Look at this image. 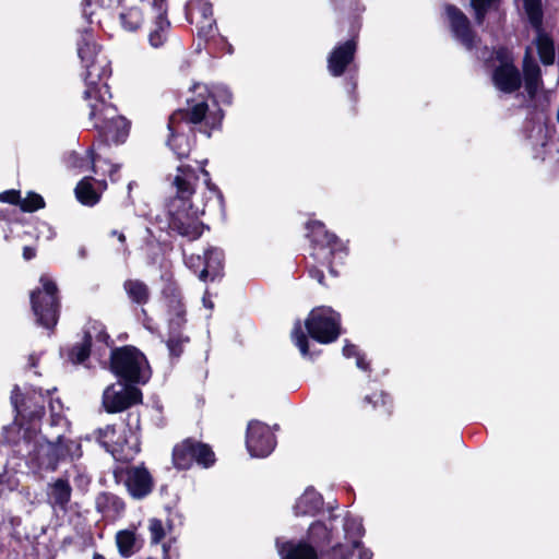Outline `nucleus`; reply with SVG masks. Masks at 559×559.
<instances>
[{"mask_svg":"<svg viewBox=\"0 0 559 559\" xmlns=\"http://www.w3.org/2000/svg\"><path fill=\"white\" fill-rule=\"evenodd\" d=\"M72 488L67 479L58 478L48 486V499L53 508L66 510L71 499Z\"/></svg>","mask_w":559,"mask_h":559,"instance_id":"nucleus-26","label":"nucleus"},{"mask_svg":"<svg viewBox=\"0 0 559 559\" xmlns=\"http://www.w3.org/2000/svg\"><path fill=\"white\" fill-rule=\"evenodd\" d=\"M522 1L528 22L536 32L534 44L536 46L538 57L544 66H551L556 58L555 44L551 36L543 29L544 13L542 2L540 0Z\"/></svg>","mask_w":559,"mask_h":559,"instance_id":"nucleus-12","label":"nucleus"},{"mask_svg":"<svg viewBox=\"0 0 559 559\" xmlns=\"http://www.w3.org/2000/svg\"><path fill=\"white\" fill-rule=\"evenodd\" d=\"M14 452L33 467L55 471L64 454V438L58 436L55 442L38 433L35 425L24 428L21 438L13 443Z\"/></svg>","mask_w":559,"mask_h":559,"instance_id":"nucleus-5","label":"nucleus"},{"mask_svg":"<svg viewBox=\"0 0 559 559\" xmlns=\"http://www.w3.org/2000/svg\"><path fill=\"white\" fill-rule=\"evenodd\" d=\"M533 131L536 132V135L538 138V141L535 145H539V148H535L534 157L544 159L542 150L547 145L545 129L540 124H538L534 127Z\"/></svg>","mask_w":559,"mask_h":559,"instance_id":"nucleus-48","label":"nucleus"},{"mask_svg":"<svg viewBox=\"0 0 559 559\" xmlns=\"http://www.w3.org/2000/svg\"><path fill=\"white\" fill-rule=\"evenodd\" d=\"M356 53V41L348 39L338 44L328 57V70L332 76H341L346 69L354 62Z\"/></svg>","mask_w":559,"mask_h":559,"instance_id":"nucleus-20","label":"nucleus"},{"mask_svg":"<svg viewBox=\"0 0 559 559\" xmlns=\"http://www.w3.org/2000/svg\"><path fill=\"white\" fill-rule=\"evenodd\" d=\"M78 55L85 68L83 98L90 108V121L107 141L116 144L124 142L129 133V122L109 102L111 94L107 80L111 74L110 62L100 53V47L88 29H84L78 40Z\"/></svg>","mask_w":559,"mask_h":559,"instance_id":"nucleus-1","label":"nucleus"},{"mask_svg":"<svg viewBox=\"0 0 559 559\" xmlns=\"http://www.w3.org/2000/svg\"><path fill=\"white\" fill-rule=\"evenodd\" d=\"M189 342V337L182 333H168V340L166 342L169 355L171 357H180L183 352V346Z\"/></svg>","mask_w":559,"mask_h":559,"instance_id":"nucleus-39","label":"nucleus"},{"mask_svg":"<svg viewBox=\"0 0 559 559\" xmlns=\"http://www.w3.org/2000/svg\"><path fill=\"white\" fill-rule=\"evenodd\" d=\"M120 169V165H109V177L111 179V181H116L117 178H116V174L119 171Z\"/></svg>","mask_w":559,"mask_h":559,"instance_id":"nucleus-56","label":"nucleus"},{"mask_svg":"<svg viewBox=\"0 0 559 559\" xmlns=\"http://www.w3.org/2000/svg\"><path fill=\"white\" fill-rule=\"evenodd\" d=\"M202 301H203V306L205 308L213 309L214 305H213L212 300L206 296V294L203 296Z\"/></svg>","mask_w":559,"mask_h":559,"instance_id":"nucleus-57","label":"nucleus"},{"mask_svg":"<svg viewBox=\"0 0 559 559\" xmlns=\"http://www.w3.org/2000/svg\"><path fill=\"white\" fill-rule=\"evenodd\" d=\"M148 531L151 534V542L158 544L165 536L163 523L158 519H151L148 523Z\"/></svg>","mask_w":559,"mask_h":559,"instance_id":"nucleus-46","label":"nucleus"},{"mask_svg":"<svg viewBox=\"0 0 559 559\" xmlns=\"http://www.w3.org/2000/svg\"><path fill=\"white\" fill-rule=\"evenodd\" d=\"M486 61L496 60L498 64L492 71L493 86L501 93L512 94L522 86V75L513 62L512 52L506 47H499L491 52L487 49L479 57Z\"/></svg>","mask_w":559,"mask_h":559,"instance_id":"nucleus-11","label":"nucleus"},{"mask_svg":"<svg viewBox=\"0 0 559 559\" xmlns=\"http://www.w3.org/2000/svg\"><path fill=\"white\" fill-rule=\"evenodd\" d=\"M96 162L97 157L94 155L93 148L86 150L83 155L79 154L78 152H70L64 157L67 167L78 171H84L91 168L94 173H96Z\"/></svg>","mask_w":559,"mask_h":559,"instance_id":"nucleus-32","label":"nucleus"},{"mask_svg":"<svg viewBox=\"0 0 559 559\" xmlns=\"http://www.w3.org/2000/svg\"><path fill=\"white\" fill-rule=\"evenodd\" d=\"M308 234L311 243V257L329 267L333 276H337L334 263L342 264L347 257V248L335 234L329 233L320 221L309 222L307 224Z\"/></svg>","mask_w":559,"mask_h":559,"instance_id":"nucleus-7","label":"nucleus"},{"mask_svg":"<svg viewBox=\"0 0 559 559\" xmlns=\"http://www.w3.org/2000/svg\"><path fill=\"white\" fill-rule=\"evenodd\" d=\"M83 340L93 348V354L102 360L107 349H112L114 341L107 333L106 326L96 320L88 321L84 328Z\"/></svg>","mask_w":559,"mask_h":559,"instance_id":"nucleus-19","label":"nucleus"},{"mask_svg":"<svg viewBox=\"0 0 559 559\" xmlns=\"http://www.w3.org/2000/svg\"><path fill=\"white\" fill-rule=\"evenodd\" d=\"M201 173H202V175L204 176V182H205V185L207 186L209 190H210L212 193L216 194V195H217V198H219V199H221V198H222V193H221V191L217 189V187H215L214 185H212V183H211V181H210V174L207 173V170H205V169L202 167V168H201Z\"/></svg>","mask_w":559,"mask_h":559,"instance_id":"nucleus-51","label":"nucleus"},{"mask_svg":"<svg viewBox=\"0 0 559 559\" xmlns=\"http://www.w3.org/2000/svg\"><path fill=\"white\" fill-rule=\"evenodd\" d=\"M119 21L121 27L127 32H136L139 31L144 23V14L142 10L136 7L124 8L119 13Z\"/></svg>","mask_w":559,"mask_h":559,"instance_id":"nucleus-34","label":"nucleus"},{"mask_svg":"<svg viewBox=\"0 0 559 559\" xmlns=\"http://www.w3.org/2000/svg\"><path fill=\"white\" fill-rule=\"evenodd\" d=\"M64 454L67 459L74 460L82 455L81 444L78 441L64 438Z\"/></svg>","mask_w":559,"mask_h":559,"instance_id":"nucleus-47","label":"nucleus"},{"mask_svg":"<svg viewBox=\"0 0 559 559\" xmlns=\"http://www.w3.org/2000/svg\"><path fill=\"white\" fill-rule=\"evenodd\" d=\"M16 210H12V214H15ZM0 219L7 221L9 223L16 222L17 219L11 215V211L9 210H0Z\"/></svg>","mask_w":559,"mask_h":559,"instance_id":"nucleus-54","label":"nucleus"},{"mask_svg":"<svg viewBox=\"0 0 559 559\" xmlns=\"http://www.w3.org/2000/svg\"><path fill=\"white\" fill-rule=\"evenodd\" d=\"M522 70V83H524V87L528 97L533 99L537 95L539 88L543 86V78L540 67L533 57L530 47H527L525 50Z\"/></svg>","mask_w":559,"mask_h":559,"instance_id":"nucleus-21","label":"nucleus"},{"mask_svg":"<svg viewBox=\"0 0 559 559\" xmlns=\"http://www.w3.org/2000/svg\"><path fill=\"white\" fill-rule=\"evenodd\" d=\"M170 544H164L163 545V551H164V555H165V558H170Z\"/></svg>","mask_w":559,"mask_h":559,"instance_id":"nucleus-58","label":"nucleus"},{"mask_svg":"<svg viewBox=\"0 0 559 559\" xmlns=\"http://www.w3.org/2000/svg\"><path fill=\"white\" fill-rule=\"evenodd\" d=\"M39 283L40 287L31 294L32 309L38 324L52 329L59 318L58 287L48 275H41Z\"/></svg>","mask_w":559,"mask_h":559,"instance_id":"nucleus-10","label":"nucleus"},{"mask_svg":"<svg viewBox=\"0 0 559 559\" xmlns=\"http://www.w3.org/2000/svg\"><path fill=\"white\" fill-rule=\"evenodd\" d=\"M95 181L102 189H106V181H96L93 177L83 178L75 187V195L79 202L84 205H95L99 201V193L94 189L92 182Z\"/></svg>","mask_w":559,"mask_h":559,"instance_id":"nucleus-29","label":"nucleus"},{"mask_svg":"<svg viewBox=\"0 0 559 559\" xmlns=\"http://www.w3.org/2000/svg\"><path fill=\"white\" fill-rule=\"evenodd\" d=\"M445 13L453 37L467 50H472L476 45L477 36L471 27L468 17L459 8L452 4L445 7Z\"/></svg>","mask_w":559,"mask_h":559,"instance_id":"nucleus-18","label":"nucleus"},{"mask_svg":"<svg viewBox=\"0 0 559 559\" xmlns=\"http://www.w3.org/2000/svg\"><path fill=\"white\" fill-rule=\"evenodd\" d=\"M93 353L92 346H90L84 340L82 343H78L73 345L68 350V359L72 364H81L90 355Z\"/></svg>","mask_w":559,"mask_h":559,"instance_id":"nucleus-40","label":"nucleus"},{"mask_svg":"<svg viewBox=\"0 0 559 559\" xmlns=\"http://www.w3.org/2000/svg\"><path fill=\"white\" fill-rule=\"evenodd\" d=\"M117 483H122L130 496L134 499H143L153 490V478L143 466H117L114 469Z\"/></svg>","mask_w":559,"mask_h":559,"instance_id":"nucleus-14","label":"nucleus"},{"mask_svg":"<svg viewBox=\"0 0 559 559\" xmlns=\"http://www.w3.org/2000/svg\"><path fill=\"white\" fill-rule=\"evenodd\" d=\"M85 254H86L85 249H84V248H81V249H80V255H81L82 258H84V257H85Z\"/></svg>","mask_w":559,"mask_h":559,"instance_id":"nucleus-61","label":"nucleus"},{"mask_svg":"<svg viewBox=\"0 0 559 559\" xmlns=\"http://www.w3.org/2000/svg\"><path fill=\"white\" fill-rule=\"evenodd\" d=\"M140 428V414L132 411L120 427L98 428L94 438L117 462L130 463L141 451Z\"/></svg>","mask_w":559,"mask_h":559,"instance_id":"nucleus-4","label":"nucleus"},{"mask_svg":"<svg viewBox=\"0 0 559 559\" xmlns=\"http://www.w3.org/2000/svg\"><path fill=\"white\" fill-rule=\"evenodd\" d=\"M193 447H194V462L199 465L207 468L212 466L215 462V454L212 451V449L202 442H198L193 440Z\"/></svg>","mask_w":559,"mask_h":559,"instance_id":"nucleus-38","label":"nucleus"},{"mask_svg":"<svg viewBox=\"0 0 559 559\" xmlns=\"http://www.w3.org/2000/svg\"><path fill=\"white\" fill-rule=\"evenodd\" d=\"M45 206V201L41 195L35 192H28L25 198H21V211L22 212H35Z\"/></svg>","mask_w":559,"mask_h":559,"instance_id":"nucleus-44","label":"nucleus"},{"mask_svg":"<svg viewBox=\"0 0 559 559\" xmlns=\"http://www.w3.org/2000/svg\"><path fill=\"white\" fill-rule=\"evenodd\" d=\"M197 95L187 100V112L191 124H200V131L207 136L222 123L224 114L219 104L230 105L233 94L225 85H215L210 90L206 85H194Z\"/></svg>","mask_w":559,"mask_h":559,"instance_id":"nucleus-3","label":"nucleus"},{"mask_svg":"<svg viewBox=\"0 0 559 559\" xmlns=\"http://www.w3.org/2000/svg\"><path fill=\"white\" fill-rule=\"evenodd\" d=\"M186 112L187 108L180 109L174 112L168 120L167 145L179 159L188 157L192 146L191 140L182 132V121L191 123Z\"/></svg>","mask_w":559,"mask_h":559,"instance_id":"nucleus-17","label":"nucleus"},{"mask_svg":"<svg viewBox=\"0 0 559 559\" xmlns=\"http://www.w3.org/2000/svg\"><path fill=\"white\" fill-rule=\"evenodd\" d=\"M324 506V500L321 493L309 487L297 499L294 506V513L296 516H314Z\"/></svg>","mask_w":559,"mask_h":559,"instance_id":"nucleus-24","label":"nucleus"},{"mask_svg":"<svg viewBox=\"0 0 559 559\" xmlns=\"http://www.w3.org/2000/svg\"><path fill=\"white\" fill-rule=\"evenodd\" d=\"M225 254L224 251L216 247H210L204 251L203 265L199 274V278L205 282L209 277L211 280L221 275L224 266Z\"/></svg>","mask_w":559,"mask_h":559,"instance_id":"nucleus-25","label":"nucleus"},{"mask_svg":"<svg viewBox=\"0 0 559 559\" xmlns=\"http://www.w3.org/2000/svg\"><path fill=\"white\" fill-rule=\"evenodd\" d=\"M187 310L167 313L168 333H182L187 323Z\"/></svg>","mask_w":559,"mask_h":559,"instance_id":"nucleus-45","label":"nucleus"},{"mask_svg":"<svg viewBox=\"0 0 559 559\" xmlns=\"http://www.w3.org/2000/svg\"><path fill=\"white\" fill-rule=\"evenodd\" d=\"M194 447L192 439H186L173 450V462L178 469H188L194 462Z\"/></svg>","mask_w":559,"mask_h":559,"instance_id":"nucleus-31","label":"nucleus"},{"mask_svg":"<svg viewBox=\"0 0 559 559\" xmlns=\"http://www.w3.org/2000/svg\"><path fill=\"white\" fill-rule=\"evenodd\" d=\"M171 29V24L168 20L167 13L155 12L148 28V44L154 49H159L165 46L168 40Z\"/></svg>","mask_w":559,"mask_h":559,"instance_id":"nucleus-23","label":"nucleus"},{"mask_svg":"<svg viewBox=\"0 0 559 559\" xmlns=\"http://www.w3.org/2000/svg\"><path fill=\"white\" fill-rule=\"evenodd\" d=\"M198 180L199 177L191 166L179 165L177 167V175L174 179L177 195L170 202L168 211L169 229L189 240L201 237L204 228L198 219L204 210L190 202Z\"/></svg>","mask_w":559,"mask_h":559,"instance_id":"nucleus-2","label":"nucleus"},{"mask_svg":"<svg viewBox=\"0 0 559 559\" xmlns=\"http://www.w3.org/2000/svg\"><path fill=\"white\" fill-rule=\"evenodd\" d=\"M364 402L372 404V407L374 409L382 408L383 413L390 414L391 413V405L392 401L389 394L384 392L374 393L372 395H366L364 399Z\"/></svg>","mask_w":559,"mask_h":559,"instance_id":"nucleus-42","label":"nucleus"},{"mask_svg":"<svg viewBox=\"0 0 559 559\" xmlns=\"http://www.w3.org/2000/svg\"><path fill=\"white\" fill-rule=\"evenodd\" d=\"M141 402V390L121 382L107 386L103 393V405L108 413L122 412Z\"/></svg>","mask_w":559,"mask_h":559,"instance_id":"nucleus-16","label":"nucleus"},{"mask_svg":"<svg viewBox=\"0 0 559 559\" xmlns=\"http://www.w3.org/2000/svg\"><path fill=\"white\" fill-rule=\"evenodd\" d=\"M500 0H471V7L474 11V17L477 25H483L486 19V15L492 11L497 10Z\"/></svg>","mask_w":559,"mask_h":559,"instance_id":"nucleus-36","label":"nucleus"},{"mask_svg":"<svg viewBox=\"0 0 559 559\" xmlns=\"http://www.w3.org/2000/svg\"><path fill=\"white\" fill-rule=\"evenodd\" d=\"M185 262L190 269H198L201 264H203V257L201 255H190L185 258Z\"/></svg>","mask_w":559,"mask_h":559,"instance_id":"nucleus-50","label":"nucleus"},{"mask_svg":"<svg viewBox=\"0 0 559 559\" xmlns=\"http://www.w3.org/2000/svg\"><path fill=\"white\" fill-rule=\"evenodd\" d=\"M333 3H334L337 8L342 9V10L344 9V8H343V5L338 4V0H333Z\"/></svg>","mask_w":559,"mask_h":559,"instance_id":"nucleus-62","label":"nucleus"},{"mask_svg":"<svg viewBox=\"0 0 559 559\" xmlns=\"http://www.w3.org/2000/svg\"><path fill=\"white\" fill-rule=\"evenodd\" d=\"M152 9L154 12L168 13L167 0H152Z\"/></svg>","mask_w":559,"mask_h":559,"instance_id":"nucleus-52","label":"nucleus"},{"mask_svg":"<svg viewBox=\"0 0 559 559\" xmlns=\"http://www.w3.org/2000/svg\"><path fill=\"white\" fill-rule=\"evenodd\" d=\"M163 304L167 313L186 310L181 292L175 282L167 281L162 289Z\"/></svg>","mask_w":559,"mask_h":559,"instance_id":"nucleus-30","label":"nucleus"},{"mask_svg":"<svg viewBox=\"0 0 559 559\" xmlns=\"http://www.w3.org/2000/svg\"><path fill=\"white\" fill-rule=\"evenodd\" d=\"M94 559H102V556L99 554H95Z\"/></svg>","mask_w":559,"mask_h":559,"instance_id":"nucleus-64","label":"nucleus"},{"mask_svg":"<svg viewBox=\"0 0 559 559\" xmlns=\"http://www.w3.org/2000/svg\"><path fill=\"white\" fill-rule=\"evenodd\" d=\"M246 447L252 457H266L276 447V438L271 428L259 420H251L247 427Z\"/></svg>","mask_w":559,"mask_h":559,"instance_id":"nucleus-15","label":"nucleus"},{"mask_svg":"<svg viewBox=\"0 0 559 559\" xmlns=\"http://www.w3.org/2000/svg\"><path fill=\"white\" fill-rule=\"evenodd\" d=\"M62 418L60 416H57V417H52V424H58L59 420H61Z\"/></svg>","mask_w":559,"mask_h":559,"instance_id":"nucleus-59","label":"nucleus"},{"mask_svg":"<svg viewBox=\"0 0 559 559\" xmlns=\"http://www.w3.org/2000/svg\"><path fill=\"white\" fill-rule=\"evenodd\" d=\"M123 289L128 298L136 305H145L150 300V288L140 280H127Z\"/></svg>","mask_w":559,"mask_h":559,"instance_id":"nucleus-33","label":"nucleus"},{"mask_svg":"<svg viewBox=\"0 0 559 559\" xmlns=\"http://www.w3.org/2000/svg\"><path fill=\"white\" fill-rule=\"evenodd\" d=\"M308 272L311 278L318 281L319 284L324 285V274L320 269L313 266L310 267Z\"/></svg>","mask_w":559,"mask_h":559,"instance_id":"nucleus-53","label":"nucleus"},{"mask_svg":"<svg viewBox=\"0 0 559 559\" xmlns=\"http://www.w3.org/2000/svg\"><path fill=\"white\" fill-rule=\"evenodd\" d=\"M292 338H293L294 344L298 347V349L304 358H309V359L314 358L316 354L311 353L309 350L308 337L305 334V332L302 331V326H301L300 322H296V324L293 329V332H292Z\"/></svg>","mask_w":559,"mask_h":559,"instance_id":"nucleus-37","label":"nucleus"},{"mask_svg":"<svg viewBox=\"0 0 559 559\" xmlns=\"http://www.w3.org/2000/svg\"><path fill=\"white\" fill-rule=\"evenodd\" d=\"M116 544L119 554L124 558H129L142 548L143 539L134 530H123L117 533Z\"/></svg>","mask_w":559,"mask_h":559,"instance_id":"nucleus-28","label":"nucleus"},{"mask_svg":"<svg viewBox=\"0 0 559 559\" xmlns=\"http://www.w3.org/2000/svg\"><path fill=\"white\" fill-rule=\"evenodd\" d=\"M193 23L197 25L199 39L207 41L217 34L215 19H207L205 21H199V19H197Z\"/></svg>","mask_w":559,"mask_h":559,"instance_id":"nucleus-41","label":"nucleus"},{"mask_svg":"<svg viewBox=\"0 0 559 559\" xmlns=\"http://www.w3.org/2000/svg\"><path fill=\"white\" fill-rule=\"evenodd\" d=\"M0 202L19 205L21 207V192L19 190H7L0 193Z\"/></svg>","mask_w":559,"mask_h":559,"instance_id":"nucleus-49","label":"nucleus"},{"mask_svg":"<svg viewBox=\"0 0 559 559\" xmlns=\"http://www.w3.org/2000/svg\"><path fill=\"white\" fill-rule=\"evenodd\" d=\"M111 234H112L114 236H116V238H118V239H119V234H120L119 231H117V230H112V231H111Z\"/></svg>","mask_w":559,"mask_h":559,"instance_id":"nucleus-63","label":"nucleus"},{"mask_svg":"<svg viewBox=\"0 0 559 559\" xmlns=\"http://www.w3.org/2000/svg\"><path fill=\"white\" fill-rule=\"evenodd\" d=\"M328 510L331 512L333 507H329ZM337 515L330 513L326 519L312 522L307 531L308 542L287 540L282 543L280 539H276V547L281 559H318L314 547H332L333 542L337 543Z\"/></svg>","mask_w":559,"mask_h":559,"instance_id":"nucleus-6","label":"nucleus"},{"mask_svg":"<svg viewBox=\"0 0 559 559\" xmlns=\"http://www.w3.org/2000/svg\"><path fill=\"white\" fill-rule=\"evenodd\" d=\"M343 355L346 358L355 357L356 358V366L362 371L369 370V362L365 359V355L359 352L356 345L350 344L348 341H346L344 347H343Z\"/></svg>","mask_w":559,"mask_h":559,"instance_id":"nucleus-43","label":"nucleus"},{"mask_svg":"<svg viewBox=\"0 0 559 559\" xmlns=\"http://www.w3.org/2000/svg\"><path fill=\"white\" fill-rule=\"evenodd\" d=\"M124 240H126L124 235H123L122 233H120V234H119V241H120V242H124Z\"/></svg>","mask_w":559,"mask_h":559,"instance_id":"nucleus-60","label":"nucleus"},{"mask_svg":"<svg viewBox=\"0 0 559 559\" xmlns=\"http://www.w3.org/2000/svg\"><path fill=\"white\" fill-rule=\"evenodd\" d=\"M187 20L193 23L199 21H205L213 17V7L209 0H191L186 8Z\"/></svg>","mask_w":559,"mask_h":559,"instance_id":"nucleus-35","label":"nucleus"},{"mask_svg":"<svg viewBox=\"0 0 559 559\" xmlns=\"http://www.w3.org/2000/svg\"><path fill=\"white\" fill-rule=\"evenodd\" d=\"M110 370L126 383L144 384L151 377L145 356L133 346H122L110 350Z\"/></svg>","mask_w":559,"mask_h":559,"instance_id":"nucleus-8","label":"nucleus"},{"mask_svg":"<svg viewBox=\"0 0 559 559\" xmlns=\"http://www.w3.org/2000/svg\"><path fill=\"white\" fill-rule=\"evenodd\" d=\"M36 395H38L39 399H43V390H34L32 396L23 397L20 401L19 386H14L11 393V404L19 416L28 418L31 421H34L44 415L45 408L43 403L39 404L35 402L34 407H31L32 401L37 399Z\"/></svg>","mask_w":559,"mask_h":559,"instance_id":"nucleus-22","label":"nucleus"},{"mask_svg":"<svg viewBox=\"0 0 559 559\" xmlns=\"http://www.w3.org/2000/svg\"><path fill=\"white\" fill-rule=\"evenodd\" d=\"M36 252L35 249L32 247H24L23 249V257L25 260H31L35 257Z\"/></svg>","mask_w":559,"mask_h":559,"instance_id":"nucleus-55","label":"nucleus"},{"mask_svg":"<svg viewBox=\"0 0 559 559\" xmlns=\"http://www.w3.org/2000/svg\"><path fill=\"white\" fill-rule=\"evenodd\" d=\"M342 527L344 533V539L347 543H334L332 547L326 551L329 559H350L355 550L358 551V559H372L373 552L370 548L366 547L362 543L365 535V527L362 519L358 515H354L347 512L342 520Z\"/></svg>","mask_w":559,"mask_h":559,"instance_id":"nucleus-9","label":"nucleus"},{"mask_svg":"<svg viewBox=\"0 0 559 559\" xmlns=\"http://www.w3.org/2000/svg\"><path fill=\"white\" fill-rule=\"evenodd\" d=\"M305 325L313 340L329 344L340 335V314L330 307H319L309 313Z\"/></svg>","mask_w":559,"mask_h":559,"instance_id":"nucleus-13","label":"nucleus"},{"mask_svg":"<svg viewBox=\"0 0 559 559\" xmlns=\"http://www.w3.org/2000/svg\"><path fill=\"white\" fill-rule=\"evenodd\" d=\"M96 510L106 518L119 516L124 511L123 500L111 492H102L95 500Z\"/></svg>","mask_w":559,"mask_h":559,"instance_id":"nucleus-27","label":"nucleus"}]
</instances>
